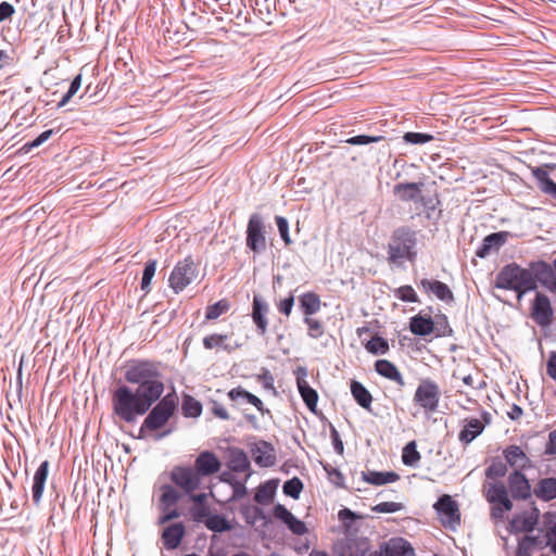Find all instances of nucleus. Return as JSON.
Listing matches in <instances>:
<instances>
[{
	"label": "nucleus",
	"mask_w": 556,
	"mask_h": 556,
	"mask_svg": "<svg viewBox=\"0 0 556 556\" xmlns=\"http://www.w3.org/2000/svg\"><path fill=\"white\" fill-rule=\"evenodd\" d=\"M65 79L61 77L58 67L46 70L40 79L42 92L37 97L45 105L55 104V108L65 106L81 87V75L78 74L71 81L66 92L64 89Z\"/></svg>",
	"instance_id": "obj_1"
},
{
	"label": "nucleus",
	"mask_w": 556,
	"mask_h": 556,
	"mask_svg": "<svg viewBox=\"0 0 556 556\" xmlns=\"http://www.w3.org/2000/svg\"><path fill=\"white\" fill-rule=\"evenodd\" d=\"M534 267L535 262H532L529 268H523L516 263L505 265L496 275L495 287L515 291L520 301L525 293L538 288Z\"/></svg>",
	"instance_id": "obj_2"
},
{
	"label": "nucleus",
	"mask_w": 556,
	"mask_h": 556,
	"mask_svg": "<svg viewBox=\"0 0 556 556\" xmlns=\"http://www.w3.org/2000/svg\"><path fill=\"white\" fill-rule=\"evenodd\" d=\"M417 231L408 226L396 228L388 243V262L390 264L402 266L404 262H415L417 251Z\"/></svg>",
	"instance_id": "obj_3"
},
{
	"label": "nucleus",
	"mask_w": 556,
	"mask_h": 556,
	"mask_svg": "<svg viewBox=\"0 0 556 556\" xmlns=\"http://www.w3.org/2000/svg\"><path fill=\"white\" fill-rule=\"evenodd\" d=\"M112 403L114 413L126 422H132L137 416L148 412L137 392L127 386H121L114 391Z\"/></svg>",
	"instance_id": "obj_4"
},
{
	"label": "nucleus",
	"mask_w": 556,
	"mask_h": 556,
	"mask_svg": "<svg viewBox=\"0 0 556 556\" xmlns=\"http://www.w3.org/2000/svg\"><path fill=\"white\" fill-rule=\"evenodd\" d=\"M177 407V396L175 393L166 394L148 414L143 420L140 432L146 429L156 431L164 427L174 415Z\"/></svg>",
	"instance_id": "obj_5"
},
{
	"label": "nucleus",
	"mask_w": 556,
	"mask_h": 556,
	"mask_svg": "<svg viewBox=\"0 0 556 556\" xmlns=\"http://www.w3.org/2000/svg\"><path fill=\"white\" fill-rule=\"evenodd\" d=\"M169 478L173 484L185 494H191L202 485V479L190 464L174 466Z\"/></svg>",
	"instance_id": "obj_6"
},
{
	"label": "nucleus",
	"mask_w": 556,
	"mask_h": 556,
	"mask_svg": "<svg viewBox=\"0 0 556 556\" xmlns=\"http://www.w3.org/2000/svg\"><path fill=\"white\" fill-rule=\"evenodd\" d=\"M125 380L132 384H142L160 378L156 364L149 361H132L125 370Z\"/></svg>",
	"instance_id": "obj_7"
},
{
	"label": "nucleus",
	"mask_w": 556,
	"mask_h": 556,
	"mask_svg": "<svg viewBox=\"0 0 556 556\" xmlns=\"http://www.w3.org/2000/svg\"><path fill=\"white\" fill-rule=\"evenodd\" d=\"M440 399V387L429 378L420 381L414 394V402L428 412H435L438 409Z\"/></svg>",
	"instance_id": "obj_8"
},
{
	"label": "nucleus",
	"mask_w": 556,
	"mask_h": 556,
	"mask_svg": "<svg viewBox=\"0 0 556 556\" xmlns=\"http://www.w3.org/2000/svg\"><path fill=\"white\" fill-rule=\"evenodd\" d=\"M439 520L443 527L450 530H456L460 525V511L456 501L448 494H444L434 503Z\"/></svg>",
	"instance_id": "obj_9"
},
{
	"label": "nucleus",
	"mask_w": 556,
	"mask_h": 556,
	"mask_svg": "<svg viewBox=\"0 0 556 556\" xmlns=\"http://www.w3.org/2000/svg\"><path fill=\"white\" fill-rule=\"evenodd\" d=\"M197 277V266L191 257L178 262L169 276V286L179 293Z\"/></svg>",
	"instance_id": "obj_10"
},
{
	"label": "nucleus",
	"mask_w": 556,
	"mask_h": 556,
	"mask_svg": "<svg viewBox=\"0 0 556 556\" xmlns=\"http://www.w3.org/2000/svg\"><path fill=\"white\" fill-rule=\"evenodd\" d=\"M265 224L262 216L254 213L250 216L247 226V247L256 254L266 249Z\"/></svg>",
	"instance_id": "obj_11"
},
{
	"label": "nucleus",
	"mask_w": 556,
	"mask_h": 556,
	"mask_svg": "<svg viewBox=\"0 0 556 556\" xmlns=\"http://www.w3.org/2000/svg\"><path fill=\"white\" fill-rule=\"evenodd\" d=\"M422 182H402L394 186V194L404 202L421 203L427 208H434L431 200H427L421 194Z\"/></svg>",
	"instance_id": "obj_12"
},
{
	"label": "nucleus",
	"mask_w": 556,
	"mask_h": 556,
	"mask_svg": "<svg viewBox=\"0 0 556 556\" xmlns=\"http://www.w3.org/2000/svg\"><path fill=\"white\" fill-rule=\"evenodd\" d=\"M540 510L535 505L529 509L514 515L509 522V530L513 533L531 532L538 525Z\"/></svg>",
	"instance_id": "obj_13"
},
{
	"label": "nucleus",
	"mask_w": 556,
	"mask_h": 556,
	"mask_svg": "<svg viewBox=\"0 0 556 556\" xmlns=\"http://www.w3.org/2000/svg\"><path fill=\"white\" fill-rule=\"evenodd\" d=\"M295 380H296V387L299 390V393L301 394V397L303 399L304 403L308 407L309 410L315 412L318 401V394L317 392L311 388L308 384L306 378L308 375L307 368L303 366H299L294 370Z\"/></svg>",
	"instance_id": "obj_14"
},
{
	"label": "nucleus",
	"mask_w": 556,
	"mask_h": 556,
	"mask_svg": "<svg viewBox=\"0 0 556 556\" xmlns=\"http://www.w3.org/2000/svg\"><path fill=\"white\" fill-rule=\"evenodd\" d=\"M193 468L203 480L220 470L222 463L219 458L211 451L201 452L194 459Z\"/></svg>",
	"instance_id": "obj_15"
},
{
	"label": "nucleus",
	"mask_w": 556,
	"mask_h": 556,
	"mask_svg": "<svg viewBox=\"0 0 556 556\" xmlns=\"http://www.w3.org/2000/svg\"><path fill=\"white\" fill-rule=\"evenodd\" d=\"M531 316L535 323L546 327L552 323L553 308L547 295L538 292L532 304Z\"/></svg>",
	"instance_id": "obj_16"
},
{
	"label": "nucleus",
	"mask_w": 556,
	"mask_h": 556,
	"mask_svg": "<svg viewBox=\"0 0 556 556\" xmlns=\"http://www.w3.org/2000/svg\"><path fill=\"white\" fill-rule=\"evenodd\" d=\"M136 392L149 410L152 404L156 402L164 392V384L159 378L150 382L139 384Z\"/></svg>",
	"instance_id": "obj_17"
},
{
	"label": "nucleus",
	"mask_w": 556,
	"mask_h": 556,
	"mask_svg": "<svg viewBox=\"0 0 556 556\" xmlns=\"http://www.w3.org/2000/svg\"><path fill=\"white\" fill-rule=\"evenodd\" d=\"M508 488L514 498L526 500L531 495V485L526 476L514 470L508 477Z\"/></svg>",
	"instance_id": "obj_18"
},
{
	"label": "nucleus",
	"mask_w": 556,
	"mask_h": 556,
	"mask_svg": "<svg viewBox=\"0 0 556 556\" xmlns=\"http://www.w3.org/2000/svg\"><path fill=\"white\" fill-rule=\"evenodd\" d=\"M506 463L515 470H523L531 467V459L518 445H509L503 451Z\"/></svg>",
	"instance_id": "obj_19"
},
{
	"label": "nucleus",
	"mask_w": 556,
	"mask_h": 556,
	"mask_svg": "<svg viewBox=\"0 0 556 556\" xmlns=\"http://www.w3.org/2000/svg\"><path fill=\"white\" fill-rule=\"evenodd\" d=\"M252 457L255 464L261 467H270L276 463L275 448L266 441H260L254 445Z\"/></svg>",
	"instance_id": "obj_20"
},
{
	"label": "nucleus",
	"mask_w": 556,
	"mask_h": 556,
	"mask_svg": "<svg viewBox=\"0 0 556 556\" xmlns=\"http://www.w3.org/2000/svg\"><path fill=\"white\" fill-rule=\"evenodd\" d=\"M369 556H415L414 548L403 538H393L386 543L381 554H370Z\"/></svg>",
	"instance_id": "obj_21"
},
{
	"label": "nucleus",
	"mask_w": 556,
	"mask_h": 556,
	"mask_svg": "<svg viewBox=\"0 0 556 556\" xmlns=\"http://www.w3.org/2000/svg\"><path fill=\"white\" fill-rule=\"evenodd\" d=\"M186 533V528L181 522L173 523L166 527L162 533L164 547L168 551L176 549Z\"/></svg>",
	"instance_id": "obj_22"
},
{
	"label": "nucleus",
	"mask_w": 556,
	"mask_h": 556,
	"mask_svg": "<svg viewBox=\"0 0 556 556\" xmlns=\"http://www.w3.org/2000/svg\"><path fill=\"white\" fill-rule=\"evenodd\" d=\"M551 543L549 538L539 535H525L518 542L517 554L532 556L534 551L542 549Z\"/></svg>",
	"instance_id": "obj_23"
},
{
	"label": "nucleus",
	"mask_w": 556,
	"mask_h": 556,
	"mask_svg": "<svg viewBox=\"0 0 556 556\" xmlns=\"http://www.w3.org/2000/svg\"><path fill=\"white\" fill-rule=\"evenodd\" d=\"M267 313L268 304L264 301V299L261 295H254L252 305V318L257 327L260 334H265L267 331Z\"/></svg>",
	"instance_id": "obj_24"
},
{
	"label": "nucleus",
	"mask_w": 556,
	"mask_h": 556,
	"mask_svg": "<svg viewBox=\"0 0 556 556\" xmlns=\"http://www.w3.org/2000/svg\"><path fill=\"white\" fill-rule=\"evenodd\" d=\"M534 273L536 283L540 282L545 289L556 294V274L551 265L543 261L535 262Z\"/></svg>",
	"instance_id": "obj_25"
},
{
	"label": "nucleus",
	"mask_w": 556,
	"mask_h": 556,
	"mask_svg": "<svg viewBox=\"0 0 556 556\" xmlns=\"http://www.w3.org/2000/svg\"><path fill=\"white\" fill-rule=\"evenodd\" d=\"M228 396L231 401L240 403V401H245L252 404L262 415L269 414V409L265 408L262 400L256 395L248 392L245 389L241 387H237L231 389L228 392Z\"/></svg>",
	"instance_id": "obj_26"
},
{
	"label": "nucleus",
	"mask_w": 556,
	"mask_h": 556,
	"mask_svg": "<svg viewBox=\"0 0 556 556\" xmlns=\"http://www.w3.org/2000/svg\"><path fill=\"white\" fill-rule=\"evenodd\" d=\"M375 369L380 376L395 382L399 386V388L402 389L405 386V381L402 374L400 372L397 367L390 361L378 359L375 363Z\"/></svg>",
	"instance_id": "obj_27"
},
{
	"label": "nucleus",
	"mask_w": 556,
	"mask_h": 556,
	"mask_svg": "<svg viewBox=\"0 0 556 556\" xmlns=\"http://www.w3.org/2000/svg\"><path fill=\"white\" fill-rule=\"evenodd\" d=\"M420 287L424 291L433 293L441 301L451 302L454 300L453 292L448 286L442 281L425 278L420 281Z\"/></svg>",
	"instance_id": "obj_28"
},
{
	"label": "nucleus",
	"mask_w": 556,
	"mask_h": 556,
	"mask_svg": "<svg viewBox=\"0 0 556 556\" xmlns=\"http://www.w3.org/2000/svg\"><path fill=\"white\" fill-rule=\"evenodd\" d=\"M533 494L541 501L549 502L556 498V478H542L533 489Z\"/></svg>",
	"instance_id": "obj_29"
},
{
	"label": "nucleus",
	"mask_w": 556,
	"mask_h": 556,
	"mask_svg": "<svg viewBox=\"0 0 556 556\" xmlns=\"http://www.w3.org/2000/svg\"><path fill=\"white\" fill-rule=\"evenodd\" d=\"M505 243V235L503 232H494L486 236L480 247L476 251V256L484 258L493 250H498Z\"/></svg>",
	"instance_id": "obj_30"
},
{
	"label": "nucleus",
	"mask_w": 556,
	"mask_h": 556,
	"mask_svg": "<svg viewBox=\"0 0 556 556\" xmlns=\"http://www.w3.org/2000/svg\"><path fill=\"white\" fill-rule=\"evenodd\" d=\"M228 339L229 338L227 334H220V333L208 334L203 338V346L206 350H213L215 348H219L228 353H231L241 346V344L237 343V342L231 344L230 342H228Z\"/></svg>",
	"instance_id": "obj_31"
},
{
	"label": "nucleus",
	"mask_w": 556,
	"mask_h": 556,
	"mask_svg": "<svg viewBox=\"0 0 556 556\" xmlns=\"http://www.w3.org/2000/svg\"><path fill=\"white\" fill-rule=\"evenodd\" d=\"M486 500L491 504L504 505V508L511 509L513 503L507 495V490L503 483H494L488 488Z\"/></svg>",
	"instance_id": "obj_32"
},
{
	"label": "nucleus",
	"mask_w": 556,
	"mask_h": 556,
	"mask_svg": "<svg viewBox=\"0 0 556 556\" xmlns=\"http://www.w3.org/2000/svg\"><path fill=\"white\" fill-rule=\"evenodd\" d=\"M409 330L416 336L426 337L433 332L434 323L430 316L418 314L410 318Z\"/></svg>",
	"instance_id": "obj_33"
},
{
	"label": "nucleus",
	"mask_w": 556,
	"mask_h": 556,
	"mask_svg": "<svg viewBox=\"0 0 556 556\" xmlns=\"http://www.w3.org/2000/svg\"><path fill=\"white\" fill-rule=\"evenodd\" d=\"M362 479L372 485H383L395 482L400 479V476L394 471H362Z\"/></svg>",
	"instance_id": "obj_34"
},
{
	"label": "nucleus",
	"mask_w": 556,
	"mask_h": 556,
	"mask_svg": "<svg viewBox=\"0 0 556 556\" xmlns=\"http://www.w3.org/2000/svg\"><path fill=\"white\" fill-rule=\"evenodd\" d=\"M465 426L459 432L458 439L463 443L472 442L484 429V425L478 418L465 419Z\"/></svg>",
	"instance_id": "obj_35"
},
{
	"label": "nucleus",
	"mask_w": 556,
	"mask_h": 556,
	"mask_svg": "<svg viewBox=\"0 0 556 556\" xmlns=\"http://www.w3.org/2000/svg\"><path fill=\"white\" fill-rule=\"evenodd\" d=\"M175 485L163 484L161 486V496L159 501V508L162 511H166L174 507L180 500V493Z\"/></svg>",
	"instance_id": "obj_36"
},
{
	"label": "nucleus",
	"mask_w": 556,
	"mask_h": 556,
	"mask_svg": "<svg viewBox=\"0 0 556 556\" xmlns=\"http://www.w3.org/2000/svg\"><path fill=\"white\" fill-rule=\"evenodd\" d=\"M532 175L538 180L540 190L556 200V182L549 178L547 170L542 167H534Z\"/></svg>",
	"instance_id": "obj_37"
},
{
	"label": "nucleus",
	"mask_w": 556,
	"mask_h": 556,
	"mask_svg": "<svg viewBox=\"0 0 556 556\" xmlns=\"http://www.w3.org/2000/svg\"><path fill=\"white\" fill-rule=\"evenodd\" d=\"M300 308L302 309L304 317L312 316L319 312L321 307V301L317 293L305 292L299 298Z\"/></svg>",
	"instance_id": "obj_38"
},
{
	"label": "nucleus",
	"mask_w": 556,
	"mask_h": 556,
	"mask_svg": "<svg viewBox=\"0 0 556 556\" xmlns=\"http://www.w3.org/2000/svg\"><path fill=\"white\" fill-rule=\"evenodd\" d=\"M351 393L356 401V403L365 408L370 409L372 403V396L370 392L358 381H352L351 383Z\"/></svg>",
	"instance_id": "obj_39"
},
{
	"label": "nucleus",
	"mask_w": 556,
	"mask_h": 556,
	"mask_svg": "<svg viewBox=\"0 0 556 556\" xmlns=\"http://www.w3.org/2000/svg\"><path fill=\"white\" fill-rule=\"evenodd\" d=\"M229 466L236 472H245L250 468V460L242 450L235 448L230 452Z\"/></svg>",
	"instance_id": "obj_40"
},
{
	"label": "nucleus",
	"mask_w": 556,
	"mask_h": 556,
	"mask_svg": "<svg viewBox=\"0 0 556 556\" xmlns=\"http://www.w3.org/2000/svg\"><path fill=\"white\" fill-rule=\"evenodd\" d=\"M205 527L213 532H226L231 530L229 521L220 515H212L204 520Z\"/></svg>",
	"instance_id": "obj_41"
},
{
	"label": "nucleus",
	"mask_w": 556,
	"mask_h": 556,
	"mask_svg": "<svg viewBox=\"0 0 556 556\" xmlns=\"http://www.w3.org/2000/svg\"><path fill=\"white\" fill-rule=\"evenodd\" d=\"M182 414L186 417H199L202 413V405L190 395H186L182 401Z\"/></svg>",
	"instance_id": "obj_42"
},
{
	"label": "nucleus",
	"mask_w": 556,
	"mask_h": 556,
	"mask_svg": "<svg viewBox=\"0 0 556 556\" xmlns=\"http://www.w3.org/2000/svg\"><path fill=\"white\" fill-rule=\"evenodd\" d=\"M366 350L375 355H383L389 351V343L380 336H374L366 344Z\"/></svg>",
	"instance_id": "obj_43"
},
{
	"label": "nucleus",
	"mask_w": 556,
	"mask_h": 556,
	"mask_svg": "<svg viewBox=\"0 0 556 556\" xmlns=\"http://www.w3.org/2000/svg\"><path fill=\"white\" fill-rule=\"evenodd\" d=\"M420 459V453L417 451L415 441L408 442L402 453V460L406 466H415Z\"/></svg>",
	"instance_id": "obj_44"
},
{
	"label": "nucleus",
	"mask_w": 556,
	"mask_h": 556,
	"mask_svg": "<svg viewBox=\"0 0 556 556\" xmlns=\"http://www.w3.org/2000/svg\"><path fill=\"white\" fill-rule=\"evenodd\" d=\"M155 270H156V261L155 260L149 261L144 266V269L142 273V279H141V290L146 294L149 293L151 290L150 285H151L152 278L155 275Z\"/></svg>",
	"instance_id": "obj_45"
},
{
	"label": "nucleus",
	"mask_w": 556,
	"mask_h": 556,
	"mask_svg": "<svg viewBox=\"0 0 556 556\" xmlns=\"http://www.w3.org/2000/svg\"><path fill=\"white\" fill-rule=\"evenodd\" d=\"M282 489L286 495L292 498H299L300 493L303 490V482L299 478L294 477L286 481Z\"/></svg>",
	"instance_id": "obj_46"
},
{
	"label": "nucleus",
	"mask_w": 556,
	"mask_h": 556,
	"mask_svg": "<svg viewBox=\"0 0 556 556\" xmlns=\"http://www.w3.org/2000/svg\"><path fill=\"white\" fill-rule=\"evenodd\" d=\"M507 472V465L502 460H493L486 468L485 476L488 479L502 478Z\"/></svg>",
	"instance_id": "obj_47"
},
{
	"label": "nucleus",
	"mask_w": 556,
	"mask_h": 556,
	"mask_svg": "<svg viewBox=\"0 0 556 556\" xmlns=\"http://www.w3.org/2000/svg\"><path fill=\"white\" fill-rule=\"evenodd\" d=\"M403 140L410 144H425L433 140V136L424 132H405Z\"/></svg>",
	"instance_id": "obj_48"
},
{
	"label": "nucleus",
	"mask_w": 556,
	"mask_h": 556,
	"mask_svg": "<svg viewBox=\"0 0 556 556\" xmlns=\"http://www.w3.org/2000/svg\"><path fill=\"white\" fill-rule=\"evenodd\" d=\"M394 294L397 299H400L403 302H409V303L418 302V296H417L415 290L413 289L412 286H408V285L397 288L394 291Z\"/></svg>",
	"instance_id": "obj_49"
},
{
	"label": "nucleus",
	"mask_w": 556,
	"mask_h": 556,
	"mask_svg": "<svg viewBox=\"0 0 556 556\" xmlns=\"http://www.w3.org/2000/svg\"><path fill=\"white\" fill-rule=\"evenodd\" d=\"M49 470V462L45 460L40 464L39 468L37 469V502L40 500L42 492H43V485L45 481L48 476Z\"/></svg>",
	"instance_id": "obj_50"
},
{
	"label": "nucleus",
	"mask_w": 556,
	"mask_h": 556,
	"mask_svg": "<svg viewBox=\"0 0 556 556\" xmlns=\"http://www.w3.org/2000/svg\"><path fill=\"white\" fill-rule=\"evenodd\" d=\"M304 323L308 327L307 334L311 338L318 339L324 334V327L319 320L312 318V316H305Z\"/></svg>",
	"instance_id": "obj_51"
},
{
	"label": "nucleus",
	"mask_w": 556,
	"mask_h": 556,
	"mask_svg": "<svg viewBox=\"0 0 556 556\" xmlns=\"http://www.w3.org/2000/svg\"><path fill=\"white\" fill-rule=\"evenodd\" d=\"M404 508L402 503L397 502H382L371 507L375 513L391 514L400 511Z\"/></svg>",
	"instance_id": "obj_52"
},
{
	"label": "nucleus",
	"mask_w": 556,
	"mask_h": 556,
	"mask_svg": "<svg viewBox=\"0 0 556 556\" xmlns=\"http://www.w3.org/2000/svg\"><path fill=\"white\" fill-rule=\"evenodd\" d=\"M363 516L357 515L352 511L350 508H343L338 513V519L343 523L346 530L351 529L353 526V521L356 519H362Z\"/></svg>",
	"instance_id": "obj_53"
},
{
	"label": "nucleus",
	"mask_w": 556,
	"mask_h": 556,
	"mask_svg": "<svg viewBox=\"0 0 556 556\" xmlns=\"http://www.w3.org/2000/svg\"><path fill=\"white\" fill-rule=\"evenodd\" d=\"M275 220L282 241L286 243V245H290L292 240L289 235V223L287 218L282 216H276Z\"/></svg>",
	"instance_id": "obj_54"
},
{
	"label": "nucleus",
	"mask_w": 556,
	"mask_h": 556,
	"mask_svg": "<svg viewBox=\"0 0 556 556\" xmlns=\"http://www.w3.org/2000/svg\"><path fill=\"white\" fill-rule=\"evenodd\" d=\"M228 309V304L225 301H218L213 305L207 306L205 317L206 319H216Z\"/></svg>",
	"instance_id": "obj_55"
},
{
	"label": "nucleus",
	"mask_w": 556,
	"mask_h": 556,
	"mask_svg": "<svg viewBox=\"0 0 556 556\" xmlns=\"http://www.w3.org/2000/svg\"><path fill=\"white\" fill-rule=\"evenodd\" d=\"M543 522L546 528L543 536L549 538L552 541V534L556 531V513H545L543 515Z\"/></svg>",
	"instance_id": "obj_56"
},
{
	"label": "nucleus",
	"mask_w": 556,
	"mask_h": 556,
	"mask_svg": "<svg viewBox=\"0 0 556 556\" xmlns=\"http://www.w3.org/2000/svg\"><path fill=\"white\" fill-rule=\"evenodd\" d=\"M286 526L295 535H303V534H305L307 532L306 525L303 521H301L300 519H298L295 516H293L286 523Z\"/></svg>",
	"instance_id": "obj_57"
},
{
	"label": "nucleus",
	"mask_w": 556,
	"mask_h": 556,
	"mask_svg": "<svg viewBox=\"0 0 556 556\" xmlns=\"http://www.w3.org/2000/svg\"><path fill=\"white\" fill-rule=\"evenodd\" d=\"M273 492L274 491L269 485H267V484L262 485L255 493L254 500H255V502H257L260 504H265L271 500Z\"/></svg>",
	"instance_id": "obj_58"
},
{
	"label": "nucleus",
	"mask_w": 556,
	"mask_h": 556,
	"mask_svg": "<svg viewBox=\"0 0 556 556\" xmlns=\"http://www.w3.org/2000/svg\"><path fill=\"white\" fill-rule=\"evenodd\" d=\"M381 139H382V137L358 135V136L351 137L350 139L346 140V142L350 144H353V146H362V144H368L371 142H377Z\"/></svg>",
	"instance_id": "obj_59"
},
{
	"label": "nucleus",
	"mask_w": 556,
	"mask_h": 556,
	"mask_svg": "<svg viewBox=\"0 0 556 556\" xmlns=\"http://www.w3.org/2000/svg\"><path fill=\"white\" fill-rule=\"evenodd\" d=\"M274 516L286 525L294 515L282 504H277L274 507Z\"/></svg>",
	"instance_id": "obj_60"
},
{
	"label": "nucleus",
	"mask_w": 556,
	"mask_h": 556,
	"mask_svg": "<svg viewBox=\"0 0 556 556\" xmlns=\"http://www.w3.org/2000/svg\"><path fill=\"white\" fill-rule=\"evenodd\" d=\"M293 305H294V296H293V294H290L286 299L281 300L278 303L277 307L281 314L289 316L292 312Z\"/></svg>",
	"instance_id": "obj_61"
},
{
	"label": "nucleus",
	"mask_w": 556,
	"mask_h": 556,
	"mask_svg": "<svg viewBox=\"0 0 556 556\" xmlns=\"http://www.w3.org/2000/svg\"><path fill=\"white\" fill-rule=\"evenodd\" d=\"M210 516V509L206 505L195 506L192 509V518L197 522H202Z\"/></svg>",
	"instance_id": "obj_62"
},
{
	"label": "nucleus",
	"mask_w": 556,
	"mask_h": 556,
	"mask_svg": "<svg viewBox=\"0 0 556 556\" xmlns=\"http://www.w3.org/2000/svg\"><path fill=\"white\" fill-rule=\"evenodd\" d=\"M211 410L219 419L228 420L230 418L226 407L216 401L212 403Z\"/></svg>",
	"instance_id": "obj_63"
},
{
	"label": "nucleus",
	"mask_w": 556,
	"mask_h": 556,
	"mask_svg": "<svg viewBox=\"0 0 556 556\" xmlns=\"http://www.w3.org/2000/svg\"><path fill=\"white\" fill-rule=\"evenodd\" d=\"M548 376L556 380V353H552L546 364Z\"/></svg>",
	"instance_id": "obj_64"
}]
</instances>
